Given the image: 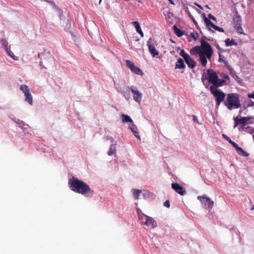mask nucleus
Segmentation results:
<instances>
[{"label": "nucleus", "mask_w": 254, "mask_h": 254, "mask_svg": "<svg viewBox=\"0 0 254 254\" xmlns=\"http://www.w3.org/2000/svg\"><path fill=\"white\" fill-rule=\"evenodd\" d=\"M68 185L71 190L85 196H92L94 193L88 185L74 177L69 180Z\"/></svg>", "instance_id": "nucleus-1"}, {"label": "nucleus", "mask_w": 254, "mask_h": 254, "mask_svg": "<svg viewBox=\"0 0 254 254\" xmlns=\"http://www.w3.org/2000/svg\"><path fill=\"white\" fill-rule=\"evenodd\" d=\"M207 76L204 78L203 76L201 78V80L204 82V79H207L210 83L213 84L211 86L218 87L221 86L225 82V80L223 79L218 78V76L216 72L213 69L209 68L207 70Z\"/></svg>", "instance_id": "nucleus-2"}, {"label": "nucleus", "mask_w": 254, "mask_h": 254, "mask_svg": "<svg viewBox=\"0 0 254 254\" xmlns=\"http://www.w3.org/2000/svg\"><path fill=\"white\" fill-rule=\"evenodd\" d=\"M224 103L230 110L238 109L241 107L239 95L236 93L228 94Z\"/></svg>", "instance_id": "nucleus-3"}, {"label": "nucleus", "mask_w": 254, "mask_h": 254, "mask_svg": "<svg viewBox=\"0 0 254 254\" xmlns=\"http://www.w3.org/2000/svg\"><path fill=\"white\" fill-rule=\"evenodd\" d=\"M199 56L200 62L202 66L207 64V59H210L212 54V49H193Z\"/></svg>", "instance_id": "nucleus-4"}, {"label": "nucleus", "mask_w": 254, "mask_h": 254, "mask_svg": "<svg viewBox=\"0 0 254 254\" xmlns=\"http://www.w3.org/2000/svg\"><path fill=\"white\" fill-rule=\"evenodd\" d=\"M218 87L214 86L210 87V91L215 98L216 106L218 107L220 103L224 100L225 94L220 90L217 89Z\"/></svg>", "instance_id": "nucleus-5"}, {"label": "nucleus", "mask_w": 254, "mask_h": 254, "mask_svg": "<svg viewBox=\"0 0 254 254\" xmlns=\"http://www.w3.org/2000/svg\"><path fill=\"white\" fill-rule=\"evenodd\" d=\"M140 215V220L141 224L145 225L148 227H151L152 228L157 227V222L153 218L145 214H141Z\"/></svg>", "instance_id": "nucleus-6"}, {"label": "nucleus", "mask_w": 254, "mask_h": 254, "mask_svg": "<svg viewBox=\"0 0 254 254\" xmlns=\"http://www.w3.org/2000/svg\"><path fill=\"white\" fill-rule=\"evenodd\" d=\"M197 199L199 200L202 204L204 205L205 208L211 210L213 207L214 201L210 198L205 196H198Z\"/></svg>", "instance_id": "nucleus-7"}, {"label": "nucleus", "mask_w": 254, "mask_h": 254, "mask_svg": "<svg viewBox=\"0 0 254 254\" xmlns=\"http://www.w3.org/2000/svg\"><path fill=\"white\" fill-rule=\"evenodd\" d=\"M127 66L130 70L137 75H143V73L142 70L138 67L136 66L130 60H127L126 61Z\"/></svg>", "instance_id": "nucleus-8"}, {"label": "nucleus", "mask_w": 254, "mask_h": 254, "mask_svg": "<svg viewBox=\"0 0 254 254\" xmlns=\"http://www.w3.org/2000/svg\"><path fill=\"white\" fill-rule=\"evenodd\" d=\"M130 91L133 94V99L136 102L140 103L142 99V94L137 90L135 87H131Z\"/></svg>", "instance_id": "nucleus-9"}, {"label": "nucleus", "mask_w": 254, "mask_h": 254, "mask_svg": "<svg viewBox=\"0 0 254 254\" xmlns=\"http://www.w3.org/2000/svg\"><path fill=\"white\" fill-rule=\"evenodd\" d=\"M219 49V61L225 63L226 62V60L227 58V55H228L230 51L229 50L224 49Z\"/></svg>", "instance_id": "nucleus-10"}, {"label": "nucleus", "mask_w": 254, "mask_h": 254, "mask_svg": "<svg viewBox=\"0 0 254 254\" xmlns=\"http://www.w3.org/2000/svg\"><path fill=\"white\" fill-rule=\"evenodd\" d=\"M172 189L178 193L183 195L186 193V190L180 184L177 183H173L171 184Z\"/></svg>", "instance_id": "nucleus-11"}, {"label": "nucleus", "mask_w": 254, "mask_h": 254, "mask_svg": "<svg viewBox=\"0 0 254 254\" xmlns=\"http://www.w3.org/2000/svg\"><path fill=\"white\" fill-rule=\"evenodd\" d=\"M39 57L40 58L41 60H51L53 58L52 55L48 51L47 49H44L43 52L41 53H39Z\"/></svg>", "instance_id": "nucleus-12"}, {"label": "nucleus", "mask_w": 254, "mask_h": 254, "mask_svg": "<svg viewBox=\"0 0 254 254\" xmlns=\"http://www.w3.org/2000/svg\"><path fill=\"white\" fill-rule=\"evenodd\" d=\"M113 143L110 146V149L108 152V154L109 156H111L114 154L116 152V143H114V140L112 137H110L108 138Z\"/></svg>", "instance_id": "nucleus-13"}, {"label": "nucleus", "mask_w": 254, "mask_h": 254, "mask_svg": "<svg viewBox=\"0 0 254 254\" xmlns=\"http://www.w3.org/2000/svg\"><path fill=\"white\" fill-rule=\"evenodd\" d=\"M184 60L189 67L193 68L196 66L195 62L190 56L187 57Z\"/></svg>", "instance_id": "nucleus-14"}, {"label": "nucleus", "mask_w": 254, "mask_h": 254, "mask_svg": "<svg viewBox=\"0 0 254 254\" xmlns=\"http://www.w3.org/2000/svg\"><path fill=\"white\" fill-rule=\"evenodd\" d=\"M186 65L183 60L179 58L175 64V68L184 69Z\"/></svg>", "instance_id": "nucleus-15"}, {"label": "nucleus", "mask_w": 254, "mask_h": 254, "mask_svg": "<svg viewBox=\"0 0 254 254\" xmlns=\"http://www.w3.org/2000/svg\"><path fill=\"white\" fill-rule=\"evenodd\" d=\"M132 24L134 25L136 32L140 35L141 37H143V33L142 31L141 30L139 23L137 21H133L132 22Z\"/></svg>", "instance_id": "nucleus-16"}, {"label": "nucleus", "mask_w": 254, "mask_h": 254, "mask_svg": "<svg viewBox=\"0 0 254 254\" xmlns=\"http://www.w3.org/2000/svg\"><path fill=\"white\" fill-rule=\"evenodd\" d=\"M251 120L250 117H242L240 119L238 118V121L240 124L242 125V129H244L243 126H245L248 122Z\"/></svg>", "instance_id": "nucleus-17"}, {"label": "nucleus", "mask_w": 254, "mask_h": 254, "mask_svg": "<svg viewBox=\"0 0 254 254\" xmlns=\"http://www.w3.org/2000/svg\"><path fill=\"white\" fill-rule=\"evenodd\" d=\"M25 101L28 102L30 105H32L33 103L32 96L30 93V92L27 93L25 94Z\"/></svg>", "instance_id": "nucleus-18"}, {"label": "nucleus", "mask_w": 254, "mask_h": 254, "mask_svg": "<svg viewBox=\"0 0 254 254\" xmlns=\"http://www.w3.org/2000/svg\"><path fill=\"white\" fill-rule=\"evenodd\" d=\"M236 150L237 151L238 154L242 156L247 157L249 155L248 153L245 151L242 148L240 147H238Z\"/></svg>", "instance_id": "nucleus-19"}, {"label": "nucleus", "mask_w": 254, "mask_h": 254, "mask_svg": "<svg viewBox=\"0 0 254 254\" xmlns=\"http://www.w3.org/2000/svg\"><path fill=\"white\" fill-rule=\"evenodd\" d=\"M121 116L122 118V121L123 123H128V122L132 123V119L128 115L122 114Z\"/></svg>", "instance_id": "nucleus-20"}, {"label": "nucleus", "mask_w": 254, "mask_h": 254, "mask_svg": "<svg viewBox=\"0 0 254 254\" xmlns=\"http://www.w3.org/2000/svg\"><path fill=\"white\" fill-rule=\"evenodd\" d=\"M7 54L13 58L14 60H18V56H15L12 52L11 51L10 49H5Z\"/></svg>", "instance_id": "nucleus-21"}, {"label": "nucleus", "mask_w": 254, "mask_h": 254, "mask_svg": "<svg viewBox=\"0 0 254 254\" xmlns=\"http://www.w3.org/2000/svg\"><path fill=\"white\" fill-rule=\"evenodd\" d=\"M173 29H174V33L178 37H181L183 35V32L180 29L178 28L176 25H174L173 26Z\"/></svg>", "instance_id": "nucleus-22"}, {"label": "nucleus", "mask_w": 254, "mask_h": 254, "mask_svg": "<svg viewBox=\"0 0 254 254\" xmlns=\"http://www.w3.org/2000/svg\"><path fill=\"white\" fill-rule=\"evenodd\" d=\"M201 46H195L194 48H211L210 45L205 41V40H201Z\"/></svg>", "instance_id": "nucleus-23"}, {"label": "nucleus", "mask_w": 254, "mask_h": 254, "mask_svg": "<svg viewBox=\"0 0 254 254\" xmlns=\"http://www.w3.org/2000/svg\"><path fill=\"white\" fill-rule=\"evenodd\" d=\"M20 89V90L22 91L24 93V95L27 93H29L30 92L29 87L26 85L23 84L21 85Z\"/></svg>", "instance_id": "nucleus-24"}, {"label": "nucleus", "mask_w": 254, "mask_h": 254, "mask_svg": "<svg viewBox=\"0 0 254 254\" xmlns=\"http://www.w3.org/2000/svg\"><path fill=\"white\" fill-rule=\"evenodd\" d=\"M150 52L152 55L153 57L160 58L159 56V52L156 49H149Z\"/></svg>", "instance_id": "nucleus-25"}, {"label": "nucleus", "mask_w": 254, "mask_h": 254, "mask_svg": "<svg viewBox=\"0 0 254 254\" xmlns=\"http://www.w3.org/2000/svg\"><path fill=\"white\" fill-rule=\"evenodd\" d=\"M141 192V190H140L135 189L132 190V193L135 199H138L139 198V195Z\"/></svg>", "instance_id": "nucleus-26"}, {"label": "nucleus", "mask_w": 254, "mask_h": 254, "mask_svg": "<svg viewBox=\"0 0 254 254\" xmlns=\"http://www.w3.org/2000/svg\"><path fill=\"white\" fill-rule=\"evenodd\" d=\"M202 16L203 17L204 21L205 22V24L206 26L209 28L210 27V24H211V22L209 19H208L204 13L202 14Z\"/></svg>", "instance_id": "nucleus-27"}, {"label": "nucleus", "mask_w": 254, "mask_h": 254, "mask_svg": "<svg viewBox=\"0 0 254 254\" xmlns=\"http://www.w3.org/2000/svg\"><path fill=\"white\" fill-rule=\"evenodd\" d=\"M127 91L122 92V94H123L126 99L129 100L130 99L129 90H130V87H127Z\"/></svg>", "instance_id": "nucleus-28"}, {"label": "nucleus", "mask_w": 254, "mask_h": 254, "mask_svg": "<svg viewBox=\"0 0 254 254\" xmlns=\"http://www.w3.org/2000/svg\"><path fill=\"white\" fill-rule=\"evenodd\" d=\"M226 46H231L235 45V41L233 40H230L229 39H227L226 41Z\"/></svg>", "instance_id": "nucleus-29"}, {"label": "nucleus", "mask_w": 254, "mask_h": 254, "mask_svg": "<svg viewBox=\"0 0 254 254\" xmlns=\"http://www.w3.org/2000/svg\"><path fill=\"white\" fill-rule=\"evenodd\" d=\"M147 46L148 48H155V45H154V40L150 38L148 41Z\"/></svg>", "instance_id": "nucleus-30"}, {"label": "nucleus", "mask_w": 254, "mask_h": 254, "mask_svg": "<svg viewBox=\"0 0 254 254\" xmlns=\"http://www.w3.org/2000/svg\"><path fill=\"white\" fill-rule=\"evenodd\" d=\"M0 42L2 46L4 47V48H7L8 46V43L4 39H1Z\"/></svg>", "instance_id": "nucleus-31"}, {"label": "nucleus", "mask_w": 254, "mask_h": 254, "mask_svg": "<svg viewBox=\"0 0 254 254\" xmlns=\"http://www.w3.org/2000/svg\"><path fill=\"white\" fill-rule=\"evenodd\" d=\"M180 55L181 56L183 57L184 59H185L186 58H187V57L190 56L188 54L186 53L184 50H182L180 52Z\"/></svg>", "instance_id": "nucleus-32"}, {"label": "nucleus", "mask_w": 254, "mask_h": 254, "mask_svg": "<svg viewBox=\"0 0 254 254\" xmlns=\"http://www.w3.org/2000/svg\"><path fill=\"white\" fill-rule=\"evenodd\" d=\"M233 119H234V123H235V125L234 126V128H235L239 124H240L239 123V121H238V117H234Z\"/></svg>", "instance_id": "nucleus-33"}, {"label": "nucleus", "mask_w": 254, "mask_h": 254, "mask_svg": "<svg viewBox=\"0 0 254 254\" xmlns=\"http://www.w3.org/2000/svg\"><path fill=\"white\" fill-rule=\"evenodd\" d=\"M236 30L238 33L242 34L243 33V29L241 26H238L236 27Z\"/></svg>", "instance_id": "nucleus-34"}, {"label": "nucleus", "mask_w": 254, "mask_h": 254, "mask_svg": "<svg viewBox=\"0 0 254 254\" xmlns=\"http://www.w3.org/2000/svg\"><path fill=\"white\" fill-rule=\"evenodd\" d=\"M214 29L221 32H224V30L223 28L219 27L216 25H215V26L214 27Z\"/></svg>", "instance_id": "nucleus-35"}, {"label": "nucleus", "mask_w": 254, "mask_h": 254, "mask_svg": "<svg viewBox=\"0 0 254 254\" xmlns=\"http://www.w3.org/2000/svg\"><path fill=\"white\" fill-rule=\"evenodd\" d=\"M137 213L138 216V219L140 220V217L141 216V214H144L142 212L141 210L140 209H137Z\"/></svg>", "instance_id": "nucleus-36"}, {"label": "nucleus", "mask_w": 254, "mask_h": 254, "mask_svg": "<svg viewBox=\"0 0 254 254\" xmlns=\"http://www.w3.org/2000/svg\"><path fill=\"white\" fill-rule=\"evenodd\" d=\"M55 7L57 10V12L59 13V16L60 18H61V14H62V10L61 9H60L58 7L55 5Z\"/></svg>", "instance_id": "nucleus-37"}, {"label": "nucleus", "mask_w": 254, "mask_h": 254, "mask_svg": "<svg viewBox=\"0 0 254 254\" xmlns=\"http://www.w3.org/2000/svg\"><path fill=\"white\" fill-rule=\"evenodd\" d=\"M222 137L225 139H226L227 141H228V142L230 141V140H231L228 136H227L226 134H222Z\"/></svg>", "instance_id": "nucleus-38"}, {"label": "nucleus", "mask_w": 254, "mask_h": 254, "mask_svg": "<svg viewBox=\"0 0 254 254\" xmlns=\"http://www.w3.org/2000/svg\"><path fill=\"white\" fill-rule=\"evenodd\" d=\"M164 205L168 208H169L170 207V202L169 200H166L164 203Z\"/></svg>", "instance_id": "nucleus-39"}, {"label": "nucleus", "mask_w": 254, "mask_h": 254, "mask_svg": "<svg viewBox=\"0 0 254 254\" xmlns=\"http://www.w3.org/2000/svg\"><path fill=\"white\" fill-rule=\"evenodd\" d=\"M208 16L209 18L212 19L214 21H216V18L210 13L208 14Z\"/></svg>", "instance_id": "nucleus-40"}, {"label": "nucleus", "mask_w": 254, "mask_h": 254, "mask_svg": "<svg viewBox=\"0 0 254 254\" xmlns=\"http://www.w3.org/2000/svg\"><path fill=\"white\" fill-rule=\"evenodd\" d=\"M248 96L250 98L254 99V93L248 94Z\"/></svg>", "instance_id": "nucleus-41"}, {"label": "nucleus", "mask_w": 254, "mask_h": 254, "mask_svg": "<svg viewBox=\"0 0 254 254\" xmlns=\"http://www.w3.org/2000/svg\"><path fill=\"white\" fill-rule=\"evenodd\" d=\"M232 145L235 148L236 150L239 147L238 144L236 143H235V142L232 144Z\"/></svg>", "instance_id": "nucleus-42"}, {"label": "nucleus", "mask_w": 254, "mask_h": 254, "mask_svg": "<svg viewBox=\"0 0 254 254\" xmlns=\"http://www.w3.org/2000/svg\"><path fill=\"white\" fill-rule=\"evenodd\" d=\"M134 135L138 138H140V136L138 135V133L135 131H133Z\"/></svg>", "instance_id": "nucleus-43"}, {"label": "nucleus", "mask_w": 254, "mask_h": 254, "mask_svg": "<svg viewBox=\"0 0 254 254\" xmlns=\"http://www.w3.org/2000/svg\"><path fill=\"white\" fill-rule=\"evenodd\" d=\"M193 121L194 122H198L197 118L195 116H194V115L193 116Z\"/></svg>", "instance_id": "nucleus-44"}, {"label": "nucleus", "mask_w": 254, "mask_h": 254, "mask_svg": "<svg viewBox=\"0 0 254 254\" xmlns=\"http://www.w3.org/2000/svg\"><path fill=\"white\" fill-rule=\"evenodd\" d=\"M215 26V25H214L213 23L211 22V24H210V27L214 29V27Z\"/></svg>", "instance_id": "nucleus-45"}, {"label": "nucleus", "mask_w": 254, "mask_h": 254, "mask_svg": "<svg viewBox=\"0 0 254 254\" xmlns=\"http://www.w3.org/2000/svg\"><path fill=\"white\" fill-rule=\"evenodd\" d=\"M250 106H254V102L252 101H251L250 104L249 105Z\"/></svg>", "instance_id": "nucleus-46"}, {"label": "nucleus", "mask_w": 254, "mask_h": 254, "mask_svg": "<svg viewBox=\"0 0 254 254\" xmlns=\"http://www.w3.org/2000/svg\"><path fill=\"white\" fill-rule=\"evenodd\" d=\"M196 34H194V33H191V36L194 39H196V37H195V35Z\"/></svg>", "instance_id": "nucleus-47"}, {"label": "nucleus", "mask_w": 254, "mask_h": 254, "mask_svg": "<svg viewBox=\"0 0 254 254\" xmlns=\"http://www.w3.org/2000/svg\"><path fill=\"white\" fill-rule=\"evenodd\" d=\"M195 4L197 5V6L198 7H199V8H200L201 9H202V7L201 6H200V5H199V4H196V3H195Z\"/></svg>", "instance_id": "nucleus-48"}, {"label": "nucleus", "mask_w": 254, "mask_h": 254, "mask_svg": "<svg viewBox=\"0 0 254 254\" xmlns=\"http://www.w3.org/2000/svg\"><path fill=\"white\" fill-rule=\"evenodd\" d=\"M232 145V144L234 142V141H233L232 140H230V141L229 142Z\"/></svg>", "instance_id": "nucleus-49"}, {"label": "nucleus", "mask_w": 254, "mask_h": 254, "mask_svg": "<svg viewBox=\"0 0 254 254\" xmlns=\"http://www.w3.org/2000/svg\"><path fill=\"white\" fill-rule=\"evenodd\" d=\"M170 2L171 4H174V2L172 0H171V1H170Z\"/></svg>", "instance_id": "nucleus-50"}, {"label": "nucleus", "mask_w": 254, "mask_h": 254, "mask_svg": "<svg viewBox=\"0 0 254 254\" xmlns=\"http://www.w3.org/2000/svg\"><path fill=\"white\" fill-rule=\"evenodd\" d=\"M130 129H131V131H132V132L134 131V129H133V128H132V127H130Z\"/></svg>", "instance_id": "nucleus-51"}, {"label": "nucleus", "mask_w": 254, "mask_h": 254, "mask_svg": "<svg viewBox=\"0 0 254 254\" xmlns=\"http://www.w3.org/2000/svg\"><path fill=\"white\" fill-rule=\"evenodd\" d=\"M251 210H254V206H253L251 209Z\"/></svg>", "instance_id": "nucleus-52"}, {"label": "nucleus", "mask_w": 254, "mask_h": 254, "mask_svg": "<svg viewBox=\"0 0 254 254\" xmlns=\"http://www.w3.org/2000/svg\"><path fill=\"white\" fill-rule=\"evenodd\" d=\"M205 6L207 8H209L208 6L207 5H206Z\"/></svg>", "instance_id": "nucleus-53"}, {"label": "nucleus", "mask_w": 254, "mask_h": 254, "mask_svg": "<svg viewBox=\"0 0 254 254\" xmlns=\"http://www.w3.org/2000/svg\"><path fill=\"white\" fill-rule=\"evenodd\" d=\"M101 0H100V2L101 1Z\"/></svg>", "instance_id": "nucleus-54"}, {"label": "nucleus", "mask_w": 254, "mask_h": 254, "mask_svg": "<svg viewBox=\"0 0 254 254\" xmlns=\"http://www.w3.org/2000/svg\"><path fill=\"white\" fill-rule=\"evenodd\" d=\"M169 1H171V0H169Z\"/></svg>", "instance_id": "nucleus-55"}]
</instances>
